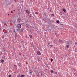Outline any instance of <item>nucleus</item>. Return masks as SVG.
Instances as JSON below:
<instances>
[{
    "label": "nucleus",
    "mask_w": 77,
    "mask_h": 77,
    "mask_svg": "<svg viewBox=\"0 0 77 77\" xmlns=\"http://www.w3.org/2000/svg\"><path fill=\"white\" fill-rule=\"evenodd\" d=\"M4 58H5V56H4Z\"/></svg>",
    "instance_id": "27"
},
{
    "label": "nucleus",
    "mask_w": 77,
    "mask_h": 77,
    "mask_svg": "<svg viewBox=\"0 0 77 77\" xmlns=\"http://www.w3.org/2000/svg\"><path fill=\"white\" fill-rule=\"evenodd\" d=\"M26 12L27 13H29V11L28 10H26Z\"/></svg>",
    "instance_id": "7"
},
{
    "label": "nucleus",
    "mask_w": 77,
    "mask_h": 77,
    "mask_svg": "<svg viewBox=\"0 0 77 77\" xmlns=\"http://www.w3.org/2000/svg\"><path fill=\"white\" fill-rule=\"evenodd\" d=\"M11 13H13V11H11Z\"/></svg>",
    "instance_id": "23"
},
{
    "label": "nucleus",
    "mask_w": 77,
    "mask_h": 77,
    "mask_svg": "<svg viewBox=\"0 0 77 77\" xmlns=\"http://www.w3.org/2000/svg\"><path fill=\"white\" fill-rule=\"evenodd\" d=\"M14 32H15V31L14 30Z\"/></svg>",
    "instance_id": "25"
},
{
    "label": "nucleus",
    "mask_w": 77,
    "mask_h": 77,
    "mask_svg": "<svg viewBox=\"0 0 77 77\" xmlns=\"http://www.w3.org/2000/svg\"><path fill=\"white\" fill-rule=\"evenodd\" d=\"M35 14H38V13L37 12H35Z\"/></svg>",
    "instance_id": "18"
},
{
    "label": "nucleus",
    "mask_w": 77,
    "mask_h": 77,
    "mask_svg": "<svg viewBox=\"0 0 77 77\" xmlns=\"http://www.w3.org/2000/svg\"><path fill=\"white\" fill-rule=\"evenodd\" d=\"M8 15H9V14H8Z\"/></svg>",
    "instance_id": "24"
},
{
    "label": "nucleus",
    "mask_w": 77,
    "mask_h": 77,
    "mask_svg": "<svg viewBox=\"0 0 77 77\" xmlns=\"http://www.w3.org/2000/svg\"><path fill=\"white\" fill-rule=\"evenodd\" d=\"M67 48H69V46L68 45H67Z\"/></svg>",
    "instance_id": "11"
},
{
    "label": "nucleus",
    "mask_w": 77,
    "mask_h": 77,
    "mask_svg": "<svg viewBox=\"0 0 77 77\" xmlns=\"http://www.w3.org/2000/svg\"><path fill=\"white\" fill-rule=\"evenodd\" d=\"M33 72V71L32 70V72H30L31 74H32Z\"/></svg>",
    "instance_id": "13"
},
{
    "label": "nucleus",
    "mask_w": 77,
    "mask_h": 77,
    "mask_svg": "<svg viewBox=\"0 0 77 77\" xmlns=\"http://www.w3.org/2000/svg\"><path fill=\"white\" fill-rule=\"evenodd\" d=\"M56 74H57V72H56Z\"/></svg>",
    "instance_id": "28"
},
{
    "label": "nucleus",
    "mask_w": 77,
    "mask_h": 77,
    "mask_svg": "<svg viewBox=\"0 0 77 77\" xmlns=\"http://www.w3.org/2000/svg\"><path fill=\"white\" fill-rule=\"evenodd\" d=\"M7 32H8V31H7V30H6V31H5V33H7Z\"/></svg>",
    "instance_id": "10"
},
{
    "label": "nucleus",
    "mask_w": 77,
    "mask_h": 77,
    "mask_svg": "<svg viewBox=\"0 0 77 77\" xmlns=\"http://www.w3.org/2000/svg\"><path fill=\"white\" fill-rule=\"evenodd\" d=\"M41 75L42 76L43 75V74L42 73L41 74Z\"/></svg>",
    "instance_id": "21"
},
{
    "label": "nucleus",
    "mask_w": 77,
    "mask_h": 77,
    "mask_svg": "<svg viewBox=\"0 0 77 77\" xmlns=\"http://www.w3.org/2000/svg\"><path fill=\"white\" fill-rule=\"evenodd\" d=\"M25 76V75H23L21 76V77H24Z\"/></svg>",
    "instance_id": "9"
},
{
    "label": "nucleus",
    "mask_w": 77,
    "mask_h": 77,
    "mask_svg": "<svg viewBox=\"0 0 77 77\" xmlns=\"http://www.w3.org/2000/svg\"><path fill=\"white\" fill-rule=\"evenodd\" d=\"M53 70H51V72L52 73H53Z\"/></svg>",
    "instance_id": "5"
},
{
    "label": "nucleus",
    "mask_w": 77,
    "mask_h": 77,
    "mask_svg": "<svg viewBox=\"0 0 77 77\" xmlns=\"http://www.w3.org/2000/svg\"><path fill=\"white\" fill-rule=\"evenodd\" d=\"M21 26L20 24H18L17 25V27L18 28H21Z\"/></svg>",
    "instance_id": "2"
},
{
    "label": "nucleus",
    "mask_w": 77,
    "mask_h": 77,
    "mask_svg": "<svg viewBox=\"0 0 77 77\" xmlns=\"http://www.w3.org/2000/svg\"><path fill=\"white\" fill-rule=\"evenodd\" d=\"M37 53V54L38 56H40V55H41V52L39 51H38Z\"/></svg>",
    "instance_id": "1"
},
{
    "label": "nucleus",
    "mask_w": 77,
    "mask_h": 77,
    "mask_svg": "<svg viewBox=\"0 0 77 77\" xmlns=\"http://www.w3.org/2000/svg\"><path fill=\"white\" fill-rule=\"evenodd\" d=\"M63 11H64V12H66V10L65 9L63 8Z\"/></svg>",
    "instance_id": "4"
},
{
    "label": "nucleus",
    "mask_w": 77,
    "mask_h": 77,
    "mask_svg": "<svg viewBox=\"0 0 77 77\" xmlns=\"http://www.w3.org/2000/svg\"><path fill=\"white\" fill-rule=\"evenodd\" d=\"M58 41H59V42H61L62 40L59 39H58Z\"/></svg>",
    "instance_id": "6"
},
{
    "label": "nucleus",
    "mask_w": 77,
    "mask_h": 77,
    "mask_svg": "<svg viewBox=\"0 0 77 77\" xmlns=\"http://www.w3.org/2000/svg\"><path fill=\"white\" fill-rule=\"evenodd\" d=\"M38 61H40V60H38Z\"/></svg>",
    "instance_id": "29"
},
{
    "label": "nucleus",
    "mask_w": 77,
    "mask_h": 77,
    "mask_svg": "<svg viewBox=\"0 0 77 77\" xmlns=\"http://www.w3.org/2000/svg\"><path fill=\"white\" fill-rule=\"evenodd\" d=\"M9 77H11V75H9Z\"/></svg>",
    "instance_id": "12"
},
{
    "label": "nucleus",
    "mask_w": 77,
    "mask_h": 77,
    "mask_svg": "<svg viewBox=\"0 0 77 77\" xmlns=\"http://www.w3.org/2000/svg\"><path fill=\"white\" fill-rule=\"evenodd\" d=\"M20 77V75H17V77Z\"/></svg>",
    "instance_id": "16"
},
{
    "label": "nucleus",
    "mask_w": 77,
    "mask_h": 77,
    "mask_svg": "<svg viewBox=\"0 0 77 77\" xmlns=\"http://www.w3.org/2000/svg\"><path fill=\"white\" fill-rule=\"evenodd\" d=\"M20 30H21L22 32V31H23V29H20Z\"/></svg>",
    "instance_id": "19"
},
{
    "label": "nucleus",
    "mask_w": 77,
    "mask_h": 77,
    "mask_svg": "<svg viewBox=\"0 0 77 77\" xmlns=\"http://www.w3.org/2000/svg\"><path fill=\"white\" fill-rule=\"evenodd\" d=\"M77 44V43H75V45H76V44Z\"/></svg>",
    "instance_id": "22"
},
{
    "label": "nucleus",
    "mask_w": 77,
    "mask_h": 77,
    "mask_svg": "<svg viewBox=\"0 0 77 77\" xmlns=\"http://www.w3.org/2000/svg\"><path fill=\"white\" fill-rule=\"evenodd\" d=\"M17 31H19V29H17Z\"/></svg>",
    "instance_id": "20"
},
{
    "label": "nucleus",
    "mask_w": 77,
    "mask_h": 77,
    "mask_svg": "<svg viewBox=\"0 0 77 77\" xmlns=\"http://www.w3.org/2000/svg\"><path fill=\"white\" fill-rule=\"evenodd\" d=\"M15 11V10H14V11Z\"/></svg>",
    "instance_id": "26"
},
{
    "label": "nucleus",
    "mask_w": 77,
    "mask_h": 77,
    "mask_svg": "<svg viewBox=\"0 0 77 77\" xmlns=\"http://www.w3.org/2000/svg\"><path fill=\"white\" fill-rule=\"evenodd\" d=\"M57 23H60V21L59 20H58L57 21Z\"/></svg>",
    "instance_id": "8"
},
{
    "label": "nucleus",
    "mask_w": 77,
    "mask_h": 77,
    "mask_svg": "<svg viewBox=\"0 0 77 77\" xmlns=\"http://www.w3.org/2000/svg\"><path fill=\"white\" fill-rule=\"evenodd\" d=\"M19 55H20H20H21V54L20 53H19Z\"/></svg>",
    "instance_id": "14"
},
{
    "label": "nucleus",
    "mask_w": 77,
    "mask_h": 77,
    "mask_svg": "<svg viewBox=\"0 0 77 77\" xmlns=\"http://www.w3.org/2000/svg\"><path fill=\"white\" fill-rule=\"evenodd\" d=\"M53 61V60L51 59V62H52Z\"/></svg>",
    "instance_id": "15"
},
{
    "label": "nucleus",
    "mask_w": 77,
    "mask_h": 77,
    "mask_svg": "<svg viewBox=\"0 0 77 77\" xmlns=\"http://www.w3.org/2000/svg\"><path fill=\"white\" fill-rule=\"evenodd\" d=\"M4 60H1V62L2 63H4Z\"/></svg>",
    "instance_id": "3"
},
{
    "label": "nucleus",
    "mask_w": 77,
    "mask_h": 77,
    "mask_svg": "<svg viewBox=\"0 0 77 77\" xmlns=\"http://www.w3.org/2000/svg\"><path fill=\"white\" fill-rule=\"evenodd\" d=\"M30 37L31 38H32V35H30Z\"/></svg>",
    "instance_id": "17"
}]
</instances>
